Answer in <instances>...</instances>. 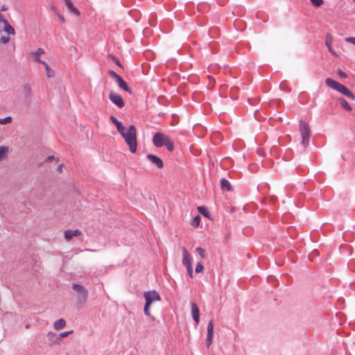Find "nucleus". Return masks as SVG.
<instances>
[{
  "instance_id": "1",
  "label": "nucleus",
  "mask_w": 355,
  "mask_h": 355,
  "mask_svg": "<svg viewBox=\"0 0 355 355\" xmlns=\"http://www.w3.org/2000/svg\"><path fill=\"white\" fill-rule=\"evenodd\" d=\"M125 142L129 146L130 151L132 153L137 152V130L135 125H131L126 130L125 128H123L121 132H119Z\"/></svg>"
},
{
  "instance_id": "42",
  "label": "nucleus",
  "mask_w": 355,
  "mask_h": 355,
  "mask_svg": "<svg viewBox=\"0 0 355 355\" xmlns=\"http://www.w3.org/2000/svg\"><path fill=\"white\" fill-rule=\"evenodd\" d=\"M54 159V157L53 156H49L47 158H46V161L47 162H51V160H53Z\"/></svg>"
},
{
  "instance_id": "48",
  "label": "nucleus",
  "mask_w": 355,
  "mask_h": 355,
  "mask_svg": "<svg viewBox=\"0 0 355 355\" xmlns=\"http://www.w3.org/2000/svg\"><path fill=\"white\" fill-rule=\"evenodd\" d=\"M353 1L355 3V0H353Z\"/></svg>"
},
{
  "instance_id": "24",
  "label": "nucleus",
  "mask_w": 355,
  "mask_h": 355,
  "mask_svg": "<svg viewBox=\"0 0 355 355\" xmlns=\"http://www.w3.org/2000/svg\"><path fill=\"white\" fill-rule=\"evenodd\" d=\"M51 9L54 12L55 15H56L58 21L61 22L62 24H64L65 22L64 17L58 12L57 8L55 6H51Z\"/></svg>"
},
{
  "instance_id": "44",
  "label": "nucleus",
  "mask_w": 355,
  "mask_h": 355,
  "mask_svg": "<svg viewBox=\"0 0 355 355\" xmlns=\"http://www.w3.org/2000/svg\"><path fill=\"white\" fill-rule=\"evenodd\" d=\"M48 336H55V334H53V332L50 331V332H49Z\"/></svg>"
},
{
  "instance_id": "9",
  "label": "nucleus",
  "mask_w": 355,
  "mask_h": 355,
  "mask_svg": "<svg viewBox=\"0 0 355 355\" xmlns=\"http://www.w3.org/2000/svg\"><path fill=\"white\" fill-rule=\"evenodd\" d=\"M110 100L115 104L118 107L121 108L124 106V102L121 96L113 91H111L109 94Z\"/></svg>"
},
{
  "instance_id": "18",
  "label": "nucleus",
  "mask_w": 355,
  "mask_h": 355,
  "mask_svg": "<svg viewBox=\"0 0 355 355\" xmlns=\"http://www.w3.org/2000/svg\"><path fill=\"white\" fill-rule=\"evenodd\" d=\"M119 85V87L123 90L129 92L130 94L132 93L131 90L130 89L129 87L128 86L127 83L122 79L121 77L116 81Z\"/></svg>"
},
{
  "instance_id": "32",
  "label": "nucleus",
  "mask_w": 355,
  "mask_h": 355,
  "mask_svg": "<svg viewBox=\"0 0 355 355\" xmlns=\"http://www.w3.org/2000/svg\"><path fill=\"white\" fill-rule=\"evenodd\" d=\"M150 304H148V303L146 302L145 305H144V313L147 316H150Z\"/></svg>"
},
{
  "instance_id": "39",
  "label": "nucleus",
  "mask_w": 355,
  "mask_h": 355,
  "mask_svg": "<svg viewBox=\"0 0 355 355\" xmlns=\"http://www.w3.org/2000/svg\"><path fill=\"white\" fill-rule=\"evenodd\" d=\"M187 269L189 276L191 278H192L193 277V267H192V266L187 267Z\"/></svg>"
},
{
  "instance_id": "33",
  "label": "nucleus",
  "mask_w": 355,
  "mask_h": 355,
  "mask_svg": "<svg viewBox=\"0 0 355 355\" xmlns=\"http://www.w3.org/2000/svg\"><path fill=\"white\" fill-rule=\"evenodd\" d=\"M109 75L112 76L116 81L121 78V76L118 75L116 72L111 70L109 71Z\"/></svg>"
},
{
  "instance_id": "23",
  "label": "nucleus",
  "mask_w": 355,
  "mask_h": 355,
  "mask_svg": "<svg viewBox=\"0 0 355 355\" xmlns=\"http://www.w3.org/2000/svg\"><path fill=\"white\" fill-rule=\"evenodd\" d=\"M339 101H340L341 107L343 109H345V110L349 112L352 110L351 105L347 103V101L345 99L341 98L339 99Z\"/></svg>"
},
{
  "instance_id": "22",
  "label": "nucleus",
  "mask_w": 355,
  "mask_h": 355,
  "mask_svg": "<svg viewBox=\"0 0 355 355\" xmlns=\"http://www.w3.org/2000/svg\"><path fill=\"white\" fill-rule=\"evenodd\" d=\"M220 185H221V188L223 189V190H226V191H230L231 190V184L229 182V181L225 178H222L221 180H220Z\"/></svg>"
},
{
  "instance_id": "4",
  "label": "nucleus",
  "mask_w": 355,
  "mask_h": 355,
  "mask_svg": "<svg viewBox=\"0 0 355 355\" xmlns=\"http://www.w3.org/2000/svg\"><path fill=\"white\" fill-rule=\"evenodd\" d=\"M1 31L4 33V35L0 37V43L2 44H6L10 41V35H14L15 34V28L6 22L3 24Z\"/></svg>"
},
{
  "instance_id": "40",
  "label": "nucleus",
  "mask_w": 355,
  "mask_h": 355,
  "mask_svg": "<svg viewBox=\"0 0 355 355\" xmlns=\"http://www.w3.org/2000/svg\"><path fill=\"white\" fill-rule=\"evenodd\" d=\"M345 41L347 42H349V43H351V44H353L354 45H355V37H347L345 39Z\"/></svg>"
},
{
  "instance_id": "26",
  "label": "nucleus",
  "mask_w": 355,
  "mask_h": 355,
  "mask_svg": "<svg viewBox=\"0 0 355 355\" xmlns=\"http://www.w3.org/2000/svg\"><path fill=\"white\" fill-rule=\"evenodd\" d=\"M23 92L26 96H28L32 92V88L29 84H26L23 87Z\"/></svg>"
},
{
  "instance_id": "12",
  "label": "nucleus",
  "mask_w": 355,
  "mask_h": 355,
  "mask_svg": "<svg viewBox=\"0 0 355 355\" xmlns=\"http://www.w3.org/2000/svg\"><path fill=\"white\" fill-rule=\"evenodd\" d=\"M214 334V323L212 320H210L207 325V346L209 347L212 343V336Z\"/></svg>"
},
{
  "instance_id": "28",
  "label": "nucleus",
  "mask_w": 355,
  "mask_h": 355,
  "mask_svg": "<svg viewBox=\"0 0 355 355\" xmlns=\"http://www.w3.org/2000/svg\"><path fill=\"white\" fill-rule=\"evenodd\" d=\"M198 210L201 214H202L205 217H209V212L205 207H198Z\"/></svg>"
},
{
  "instance_id": "13",
  "label": "nucleus",
  "mask_w": 355,
  "mask_h": 355,
  "mask_svg": "<svg viewBox=\"0 0 355 355\" xmlns=\"http://www.w3.org/2000/svg\"><path fill=\"white\" fill-rule=\"evenodd\" d=\"M182 263L186 267L192 266L191 264V257L185 248H182Z\"/></svg>"
},
{
  "instance_id": "25",
  "label": "nucleus",
  "mask_w": 355,
  "mask_h": 355,
  "mask_svg": "<svg viewBox=\"0 0 355 355\" xmlns=\"http://www.w3.org/2000/svg\"><path fill=\"white\" fill-rule=\"evenodd\" d=\"M41 64H42L45 67L47 77L51 78L54 76V71L51 69L49 66L45 62H41Z\"/></svg>"
},
{
  "instance_id": "3",
  "label": "nucleus",
  "mask_w": 355,
  "mask_h": 355,
  "mask_svg": "<svg viewBox=\"0 0 355 355\" xmlns=\"http://www.w3.org/2000/svg\"><path fill=\"white\" fill-rule=\"evenodd\" d=\"M325 83L329 87L340 92L352 100L355 99V95L352 92H350L345 85L336 82V80L328 78L325 80Z\"/></svg>"
},
{
  "instance_id": "16",
  "label": "nucleus",
  "mask_w": 355,
  "mask_h": 355,
  "mask_svg": "<svg viewBox=\"0 0 355 355\" xmlns=\"http://www.w3.org/2000/svg\"><path fill=\"white\" fill-rule=\"evenodd\" d=\"M332 40H332V37H331V34L327 33L326 35V39H325V44H326L327 47L328 48L329 51L334 56L338 57V55H337V53L334 51V50L333 49V48L331 46Z\"/></svg>"
},
{
  "instance_id": "41",
  "label": "nucleus",
  "mask_w": 355,
  "mask_h": 355,
  "mask_svg": "<svg viewBox=\"0 0 355 355\" xmlns=\"http://www.w3.org/2000/svg\"><path fill=\"white\" fill-rule=\"evenodd\" d=\"M338 74L339 75V76H340V78H347V74H346V73H345V72H344V71H341V70H338Z\"/></svg>"
},
{
  "instance_id": "5",
  "label": "nucleus",
  "mask_w": 355,
  "mask_h": 355,
  "mask_svg": "<svg viewBox=\"0 0 355 355\" xmlns=\"http://www.w3.org/2000/svg\"><path fill=\"white\" fill-rule=\"evenodd\" d=\"M300 133L302 136V144L306 148L309 144L310 129L307 123L301 121L300 123Z\"/></svg>"
},
{
  "instance_id": "2",
  "label": "nucleus",
  "mask_w": 355,
  "mask_h": 355,
  "mask_svg": "<svg viewBox=\"0 0 355 355\" xmlns=\"http://www.w3.org/2000/svg\"><path fill=\"white\" fill-rule=\"evenodd\" d=\"M325 83L329 87L340 92L352 100L355 99V95L352 92H350L345 85L336 82V80L328 78L325 80Z\"/></svg>"
},
{
  "instance_id": "43",
  "label": "nucleus",
  "mask_w": 355,
  "mask_h": 355,
  "mask_svg": "<svg viewBox=\"0 0 355 355\" xmlns=\"http://www.w3.org/2000/svg\"><path fill=\"white\" fill-rule=\"evenodd\" d=\"M7 10V6L6 5H3L1 7V10L5 11Z\"/></svg>"
},
{
  "instance_id": "46",
  "label": "nucleus",
  "mask_w": 355,
  "mask_h": 355,
  "mask_svg": "<svg viewBox=\"0 0 355 355\" xmlns=\"http://www.w3.org/2000/svg\"><path fill=\"white\" fill-rule=\"evenodd\" d=\"M62 165H60L58 167V170L59 171H62Z\"/></svg>"
},
{
  "instance_id": "8",
  "label": "nucleus",
  "mask_w": 355,
  "mask_h": 355,
  "mask_svg": "<svg viewBox=\"0 0 355 355\" xmlns=\"http://www.w3.org/2000/svg\"><path fill=\"white\" fill-rule=\"evenodd\" d=\"M144 296L145 297L146 302L150 305L153 302L161 300L159 295L155 291H146L144 293Z\"/></svg>"
},
{
  "instance_id": "35",
  "label": "nucleus",
  "mask_w": 355,
  "mask_h": 355,
  "mask_svg": "<svg viewBox=\"0 0 355 355\" xmlns=\"http://www.w3.org/2000/svg\"><path fill=\"white\" fill-rule=\"evenodd\" d=\"M8 21L6 17L1 12H0V24H4L5 23L6 24Z\"/></svg>"
},
{
  "instance_id": "14",
  "label": "nucleus",
  "mask_w": 355,
  "mask_h": 355,
  "mask_svg": "<svg viewBox=\"0 0 355 355\" xmlns=\"http://www.w3.org/2000/svg\"><path fill=\"white\" fill-rule=\"evenodd\" d=\"M82 235V232L79 230H67L64 231V238L66 240L69 241L73 236H78Z\"/></svg>"
},
{
  "instance_id": "27",
  "label": "nucleus",
  "mask_w": 355,
  "mask_h": 355,
  "mask_svg": "<svg viewBox=\"0 0 355 355\" xmlns=\"http://www.w3.org/2000/svg\"><path fill=\"white\" fill-rule=\"evenodd\" d=\"M164 146L166 147L167 150L170 152H172L174 150L173 143L172 142V141L171 140L170 138L168 139V141H166L165 143Z\"/></svg>"
},
{
  "instance_id": "31",
  "label": "nucleus",
  "mask_w": 355,
  "mask_h": 355,
  "mask_svg": "<svg viewBox=\"0 0 355 355\" xmlns=\"http://www.w3.org/2000/svg\"><path fill=\"white\" fill-rule=\"evenodd\" d=\"M196 250L202 258L204 259L205 257V250L203 248H202L200 247H198L196 248Z\"/></svg>"
},
{
  "instance_id": "37",
  "label": "nucleus",
  "mask_w": 355,
  "mask_h": 355,
  "mask_svg": "<svg viewBox=\"0 0 355 355\" xmlns=\"http://www.w3.org/2000/svg\"><path fill=\"white\" fill-rule=\"evenodd\" d=\"M73 333V331L71 330V331H63V332H61L60 334V336L61 338H65L67 336H68L69 334H72Z\"/></svg>"
},
{
  "instance_id": "45",
  "label": "nucleus",
  "mask_w": 355,
  "mask_h": 355,
  "mask_svg": "<svg viewBox=\"0 0 355 355\" xmlns=\"http://www.w3.org/2000/svg\"><path fill=\"white\" fill-rule=\"evenodd\" d=\"M115 63H116L118 66L121 67V63H120V62H119V60H116Z\"/></svg>"
},
{
  "instance_id": "11",
  "label": "nucleus",
  "mask_w": 355,
  "mask_h": 355,
  "mask_svg": "<svg viewBox=\"0 0 355 355\" xmlns=\"http://www.w3.org/2000/svg\"><path fill=\"white\" fill-rule=\"evenodd\" d=\"M146 157L152 164H155L157 168H162L163 167L164 163L159 157L151 154L147 155Z\"/></svg>"
},
{
  "instance_id": "15",
  "label": "nucleus",
  "mask_w": 355,
  "mask_h": 355,
  "mask_svg": "<svg viewBox=\"0 0 355 355\" xmlns=\"http://www.w3.org/2000/svg\"><path fill=\"white\" fill-rule=\"evenodd\" d=\"M191 313L193 320L196 322V324L199 323L200 320V313L199 309L196 304H191Z\"/></svg>"
},
{
  "instance_id": "10",
  "label": "nucleus",
  "mask_w": 355,
  "mask_h": 355,
  "mask_svg": "<svg viewBox=\"0 0 355 355\" xmlns=\"http://www.w3.org/2000/svg\"><path fill=\"white\" fill-rule=\"evenodd\" d=\"M63 3L67 8L68 12L69 13L74 15L76 16L80 15V11L77 8L74 6L73 3L71 1V0H64L63 1Z\"/></svg>"
},
{
  "instance_id": "47",
  "label": "nucleus",
  "mask_w": 355,
  "mask_h": 355,
  "mask_svg": "<svg viewBox=\"0 0 355 355\" xmlns=\"http://www.w3.org/2000/svg\"><path fill=\"white\" fill-rule=\"evenodd\" d=\"M208 78H209V79L210 80L213 79V78H212V77H211V76H208Z\"/></svg>"
},
{
  "instance_id": "19",
  "label": "nucleus",
  "mask_w": 355,
  "mask_h": 355,
  "mask_svg": "<svg viewBox=\"0 0 355 355\" xmlns=\"http://www.w3.org/2000/svg\"><path fill=\"white\" fill-rule=\"evenodd\" d=\"M9 151L8 146H0V161L4 160L7 158Z\"/></svg>"
},
{
  "instance_id": "7",
  "label": "nucleus",
  "mask_w": 355,
  "mask_h": 355,
  "mask_svg": "<svg viewBox=\"0 0 355 355\" xmlns=\"http://www.w3.org/2000/svg\"><path fill=\"white\" fill-rule=\"evenodd\" d=\"M169 139L168 137L164 135L162 132H156L153 138V144L157 147L160 148L165 145V143L168 141Z\"/></svg>"
},
{
  "instance_id": "30",
  "label": "nucleus",
  "mask_w": 355,
  "mask_h": 355,
  "mask_svg": "<svg viewBox=\"0 0 355 355\" xmlns=\"http://www.w3.org/2000/svg\"><path fill=\"white\" fill-rule=\"evenodd\" d=\"M12 121V118L10 116H6L5 118H0V124H7L10 123Z\"/></svg>"
},
{
  "instance_id": "6",
  "label": "nucleus",
  "mask_w": 355,
  "mask_h": 355,
  "mask_svg": "<svg viewBox=\"0 0 355 355\" xmlns=\"http://www.w3.org/2000/svg\"><path fill=\"white\" fill-rule=\"evenodd\" d=\"M72 289L78 293V300L80 303H85L88 297L87 290L83 286L77 284H73L71 286Z\"/></svg>"
},
{
  "instance_id": "29",
  "label": "nucleus",
  "mask_w": 355,
  "mask_h": 355,
  "mask_svg": "<svg viewBox=\"0 0 355 355\" xmlns=\"http://www.w3.org/2000/svg\"><path fill=\"white\" fill-rule=\"evenodd\" d=\"M200 216H196L192 220V223H191V225L193 226V227H198L200 224Z\"/></svg>"
},
{
  "instance_id": "20",
  "label": "nucleus",
  "mask_w": 355,
  "mask_h": 355,
  "mask_svg": "<svg viewBox=\"0 0 355 355\" xmlns=\"http://www.w3.org/2000/svg\"><path fill=\"white\" fill-rule=\"evenodd\" d=\"M66 326V321L63 319H59L53 324V327L55 330H60Z\"/></svg>"
},
{
  "instance_id": "34",
  "label": "nucleus",
  "mask_w": 355,
  "mask_h": 355,
  "mask_svg": "<svg viewBox=\"0 0 355 355\" xmlns=\"http://www.w3.org/2000/svg\"><path fill=\"white\" fill-rule=\"evenodd\" d=\"M311 3L315 6H320L323 3V0H310Z\"/></svg>"
},
{
  "instance_id": "21",
  "label": "nucleus",
  "mask_w": 355,
  "mask_h": 355,
  "mask_svg": "<svg viewBox=\"0 0 355 355\" xmlns=\"http://www.w3.org/2000/svg\"><path fill=\"white\" fill-rule=\"evenodd\" d=\"M110 119L112 121V123L116 125V129L119 132H121V130H123V128H125L121 124V123L119 121H118L116 118L114 117V116H111Z\"/></svg>"
},
{
  "instance_id": "36",
  "label": "nucleus",
  "mask_w": 355,
  "mask_h": 355,
  "mask_svg": "<svg viewBox=\"0 0 355 355\" xmlns=\"http://www.w3.org/2000/svg\"><path fill=\"white\" fill-rule=\"evenodd\" d=\"M203 268H204L203 266L200 263H198L196 267V272L197 273H200L203 270Z\"/></svg>"
},
{
  "instance_id": "38",
  "label": "nucleus",
  "mask_w": 355,
  "mask_h": 355,
  "mask_svg": "<svg viewBox=\"0 0 355 355\" xmlns=\"http://www.w3.org/2000/svg\"><path fill=\"white\" fill-rule=\"evenodd\" d=\"M218 70V66L216 64H210L209 67V72H215Z\"/></svg>"
},
{
  "instance_id": "17",
  "label": "nucleus",
  "mask_w": 355,
  "mask_h": 355,
  "mask_svg": "<svg viewBox=\"0 0 355 355\" xmlns=\"http://www.w3.org/2000/svg\"><path fill=\"white\" fill-rule=\"evenodd\" d=\"M44 53H45V51L43 49L39 48L35 52H33L32 53L34 60L35 62H40V63H41V62H43L42 60H40V57L42 55L44 54Z\"/></svg>"
}]
</instances>
